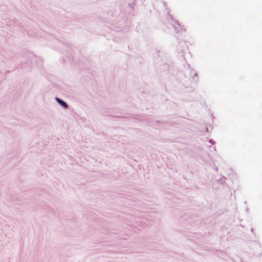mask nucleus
<instances>
[{
  "mask_svg": "<svg viewBox=\"0 0 262 262\" xmlns=\"http://www.w3.org/2000/svg\"><path fill=\"white\" fill-rule=\"evenodd\" d=\"M56 100L60 104H61L64 108H67L68 107V104L64 101L62 100L61 99L57 97L56 98Z\"/></svg>",
  "mask_w": 262,
  "mask_h": 262,
  "instance_id": "nucleus-1",
  "label": "nucleus"
}]
</instances>
